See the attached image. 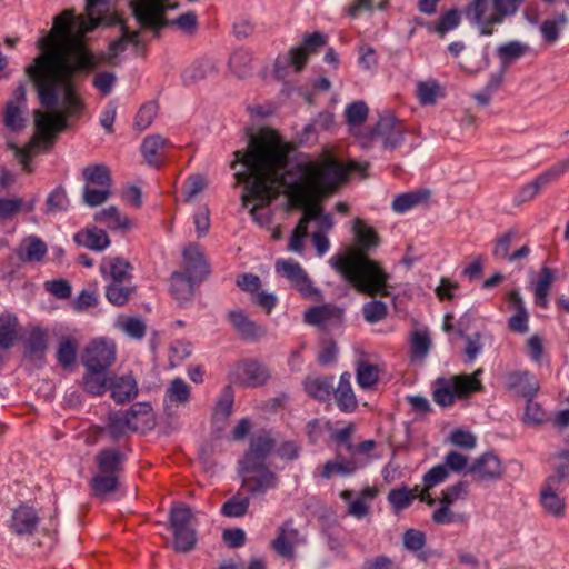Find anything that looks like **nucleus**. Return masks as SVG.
<instances>
[{
  "instance_id": "obj_1",
  "label": "nucleus",
  "mask_w": 569,
  "mask_h": 569,
  "mask_svg": "<svg viewBox=\"0 0 569 569\" xmlns=\"http://www.w3.org/2000/svg\"><path fill=\"white\" fill-rule=\"evenodd\" d=\"M289 146L270 128H261L249 138L246 150L233 152L231 168L242 163L244 169L234 173L237 183H244L242 206L252 203V219L264 224L268 213H259L281 191L305 209L303 218L317 221L323 213L313 202L333 193L347 180L349 171L365 174L368 163L349 161L346 166L326 152L317 159L300 160L289 169Z\"/></svg>"
},
{
  "instance_id": "obj_2",
  "label": "nucleus",
  "mask_w": 569,
  "mask_h": 569,
  "mask_svg": "<svg viewBox=\"0 0 569 569\" xmlns=\"http://www.w3.org/2000/svg\"><path fill=\"white\" fill-rule=\"evenodd\" d=\"M101 0H86V14L74 17L64 10L53 19L51 30L38 39V153L48 152L58 136L68 127L69 118L81 116L84 104L76 89V76L99 66L88 49L73 41V31H92L101 19L96 7Z\"/></svg>"
},
{
  "instance_id": "obj_3",
  "label": "nucleus",
  "mask_w": 569,
  "mask_h": 569,
  "mask_svg": "<svg viewBox=\"0 0 569 569\" xmlns=\"http://www.w3.org/2000/svg\"><path fill=\"white\" fill-rule=\"evenodd\" d=\"M352 232L356 247L349 248L347 254L332 256L329 264L357 291L367 296L389 297V274L368 257V252L379 246V236L360 218L353 220Z\"/></svg>"
},
{
  "instance_id": "obj_4",
  "label": "nucleus",
  "mask_w": 569,
  "mask_h": 569,
  "mask_svg": "<svg viewBox=\"0 0 569 569\" xmlns=\"http://www.w3.org/2000/svg\"><path fill=\"white\" fill-rule=\"evenodd\" d=\"M84 182L82 190L83 203L99 207L111 196L112 178L108 166L103 163L89 164L82 169Z\"/></svg>"
},
{
  "instance_id": "obj_5",
  "label": "nucleus",
  "mask_w": 569,
  "mask_h": 569,
  "mask_svg": "<svg viewBox=\"0 0 569 569\" xmlns=\"http://www.w3.org/2000/svg\"><path fill=\"white\" fill-rule=\"evenodd\" d=\"M403 134V124L391 112L386 111L375 128L358 136V141L362 148H369L375 140H380L383 148L396 149L402 143Z\"/></svg>"
},
{
  "instance_id": "obj_6",
  "label": "nucleus",
  "mask_w": 569,
  "mask_h": 569,
  "mask_svg": "<svg viewBox=\"0 0 569 569\" xmlns=\"http://www.w3.org/2000/svg\"><path fill=\"white\" fill-rule=\"evenodd\" d=\"M326 37L320 32L306 34L302 42L289 50L283 57H278L274 62V73L277 78L282 79L286 77V66L290 64L295 68L296 72H300L309 54L316 52L319 48L325 46Z\"/></svg>"
},
{
  "instance_id": "obj_7",
  "label": "nucleus",
  "mask_w": 569,
  "mask_h": 569,
  "mask_svg": "<svg viewBox=\"0 0 569 569\" xmlns=\"http://www.w3.org/2000/svg\"><path fill=\"white\" fill-rule=\"evenodd\" d=\"M277 273L283 277L303 298L320 300L318 288L312 284L303 268L293 260L279 259L274 264Z\"/></svg>"
},
{
  "instance_id": "obj_8",
  "label": "nucleus",
  "mask_w": 569,
  "mask_h": 569,
  "mask_svg": "<svg viewBox=\"0 0 569 569\" xmlns=\"http://www.w3.org/2000/svg\"><path fill=\"white\" fill-rule=\"evenodd\" d=\"M242 476V486L252 496L264 495L269 490L277 489L279 478L266 465L239 466Z\"/></svg>"
},
{
  "instance_id": "obj_9",
  "label": "nucleus",
  "mask_w": 569,
  "mask_h": 569,
  "mask_svg": "<svg viewBox=\"0 0 569 569\" xmlns=\"http://www.w3.org/2000/svg\"><path fill=\"white\" fill-rule=\"evenodd\" d=\"M116 345L106 339H97L89 343L82 355L84 368L109 370L116 361Z\"/></svg>"
},
{
  "instance_id": "obj_10",
  "label": "nucleus",
  "mask_w": 569,
  "mask_h": 569,
  "mask_svg": "<svg viewBox=\"0 0 569 569\" xmlns=\"http://www.w3.org/2000/svg\"><path fill=\"white\" fill-rule=\"evenodd\" d=\"M305 537L295 527L293 520L288 519L278 527L271 547L281 558L292 560L296 558V547L305 543Z\"/></svg>"
},
{
  "instance_id": "obj_11",
  "label": "nucleus",
  "mask_w": 569,
  "mask_h": 569,
  "mask_svg": "<svg viewBox=\"0 0 569 569\" xmlns=\"http://www.w3.org/2000/svg\"><path fill=\"white\" fill-rule=\"evenodd\" d=\"M503 471L500 459L491 452H486L468 467L466 473L471 475L475 482L483 483L501 479Z\"/></svg>"
},
{
  "instance_id": "obj_12",
  "label": "nucleus",
  "mask_w": 569,
  "mask_h": 569,
  "mask_svg": "<svg viewBox=\"0 0 569 569\" xmlns=\"http://www.w3.org/2000/svg\"><path fill=\"white\" fill-rule=\"evenodd\" d=\"M466 14L478 26L481 34L485 36L492 33L493 24L501 23L493 0H473L467 8Z\"/></svg>"
},
{
  "instance_id": "obj_13",
  "label": "nucleus",
  "mask_w": 569,
  "mask_h": 569,
  "mask_svg": "<svg viewBox=\"0 0 569 569\" xmlns=\"http://www.w3.org/2000/svg\"><path fill=\"white\" fill-rule=\"evenodd\" d=\"M26 104V88L20 83L6 103L3 124L7 129L12 132H18L26 127V118L23 117Z\"/></svg>"
},
{
  "instance_id": "obj_14",
  "label": "nucleus",
  "mask_w": 569,
  "mask_h": 569,
  "mask_svg": "<svg viewBox=\"0 0 569 569\" xmlns=\"http://www.w3.org/2000/svg\"><path fill=\"white\" fill-rule=\"evenodd\" d=\"M561 485L556 478H547L540 490V503L543 511L552 517L561 518L566 512V500L560 495Z\"/></svg>"
},
{
  "instance_id": "obj_15",
  "label": "nucleus",
  "mask_w": 569,
  "mask_h": 569,
  "mask_svg": "<svg viewBox=\"0 0 569 569\" xmlns=\"http://www.w3.org/2000/svg\"><path fill=\"white\" fill-rule=\"evenodd\" d=\"M463 389L457 376L449 379L438 378L432 385L433 400L441 407L451 406L456 397L468 396Z\"/></svg>"
},
{
  "instance_id": "obj_16",
  "label": "nucleus",
  "mask_w": 569,
  "mask_h": 569,
  "mask_svg": "<svg viewBox=\"0 0 569 569\" xmlns=\"http://www.w3.org/2000/svg\"><path fill=\"white\" fill-rule=\"evenodd\" d=\"M183 271L198 281H202L209 273V266L199 246L189 244L182 251Z\"/></svg>"
},
{
  "instance_id": "obj_17",
  "label": "nucleus",
  "mask_w": 569,
  "mask_h": 569,
  "mask_svg": "<svg viewBox=\"0 0 569 569\" xmlns=\"http://www.w3.org/2000/svg\"><path fill=\"white\" fill-rule=\"evenodd\" d=\"M342 317L343 310L330 305L313 307L305 312V321L307 323L325 329L339 326Z\"/></svg>"
},
{
  "instance_id": "obj_18",
  "label": "nucleus",
  "mask_w": 569,
  "mask_h": 569,
  "mask_svg": "<svg viewBox=\"0 0 569 569\" xmlns=\"http://www.w3.org/2000/svg\"><path fill=\"white\" fill-rule=\"evenodd\" d=\"M74 242L96 252H102L111 244L108 233L94 224L87 226L73 236Z\"/></svg>"
},
{
  "instance_id": "obj_19",
  "label": "nucleus",
  "mask_w": 569,
  "mask_h": 569,
  "mask_svg": "<svg viewBox=\"0 0 569 569\" xmlns=\"http://www.w3.org/2000/svg\"><path fill=\"white\" fill-rule=\"evenodd\" d=\"M227 318L236 332L247 340H256L266 335V330L257 325L241 309H234L228 312Z\"/></svg>"
},
{
  "instance_id": "obj_20",
  "label": "nucleus",
  "mask_w": 569,
  "mask_h": 569,
  "mask_svg": "<svg viewBox=\"0 0 569 569\" xmlns=\"http://www.w3.org/2000/svg\"><path fill=\"white\" fill-rule=\"evenodd\" d=\"M100 273L103 279L114 282H130L132 266L119 257H104L100 263Z\"/></svg>"
},
{
  "instance_id": "obj_21",
  "label": "nucleus",
  "mask_w": 569,
  "mask_h": 569,
  "mask_svg": "<svg viewBox=\"0 0 569 569\" xmlns=\"http://www.w3.org/2000/svg\"><path fill=\"white\" fill-rule=\"evenodd\" d=\"M273 447L274 441L269 435L263 433L256 436L251 440L250 447L243 458L239 461V466L266 465L264 461Z\"/></svg>"
},
{
  "instance_id": "obj_22",
  "label": "nucleus",
  "mask_w": 569,
  "mask_h": 569,
  "mask_svg": "<svg viewBox=\"0 0 569 569\" xmlns=\"http://www.w3.org/2000/svg\"><path fill=\"white\" fill-rule=\"evenodd\" d=\"M378 493V490L372 487H367L361 490L356 499H352L351 490H343L340 492V498L348 502V513L357 519H361L369 515L370 505Z\"/></svg>"
},
{
  "instance_id": "obj_23",
  "label": "nucleus",
  "mask_w": 569,
  "mask_h": 569,
  "mask_svg": "<svg viewBox=\"0 0 569 569\" xmlns=\"http://www.w3.org/2000/svg\"><path fill=\"white\" fill-rule=\"evenodd\" d=\"M190 386L183 379L174 378L164 391V410L171 415L173 409L186 406L190 400Z\"/></svg>"
},
{
  "instance_id": "obj_24",
  "label": "nucleus",
  "mask_w": 569,
  "mask_h": 569,
  "mask_svg": "<svg viewBox=\"0 0 569 569\" xmlns=\"http://www.w3.org/2000/svg\"><path fill=\"white\" fill-rule=\"evenodd\" d=\"M10 529L18 536L33 535L36 530V510L33 507L20 505L13 509Z\"/></svg>"
},
{
  "instance_id": "obj_25",
  "label": "nucleus",
  "mask_w": 569,
  "mask_h": 569,
  "mask_svg": "<svg viewBox=\"0 0 569 569\" xmlns=\"http://www.w3.org/2000/svg\"><path fill=\"white\" fill-rule=\"evenodd\" d=\"M108 389L111 398L118 403L130 401L138 395L137 381L131 375L112 376Z\"/></svg>"
},
{
  "instance_id": "obj_26",
  "label": "nucleus",
  "mask_w": 569,
  "mask_h": 569,
  "mask_svg": "<svg viewBox=\"0 0 569 569\" xmlns=\"http://www.w3.org/2000/svg\"><path fill=\"white\" fill-rule=\"evenodd\" d=\"M238 380L249 387L263 385L269 378L268 369L260 362L250 360L238 366Z\"/></svg>"
},
{
  "instance_id": "obj_27",
  "label": "nucleus",
  "mask_w": 569,
  "mask_h": 569,
  "mask_svg": "<svg viewBox=\"0 0 569 569\" xmlns=\"http://www.w3.org/2000/svg\"><path fill=\"white\" fill-rule=\"evenodd\" d=\"M93 220L113 231H127L133 227L132 221L126 214L121 213L116 206H109L108 208L97 211L93 214Z\"/></svg>"
},
{
  "instance_id": "obj_28",
  "label": "nucleus",
  "mask_w": 569,
  "mask_h": 569,
  "mask_svg": "<svg viewBox=\"0 0 569 569\" xmlns=\"http://www.w3.org/2000/svg\"><path fill=\"white\" fill-rule=\"evenodd\" d=\"M107 370L84 368L81 380L83 390L91 396H102L109 388L112 376Z\"/></svg>"
},
{
  "instance_id": "obj_29",
  "label": "nucleus",
  "mask_w": 569,
  "mask_h": 569,
  "mask_svg": "<svg viewBox=\"0 0 569 569\" xmlns=\"http://www.w3.org/2000/svg\"><path fill=\"white\" fill-rule=\"evenodd\" d=\"M116 22L120 23L122 33L118 39L113 40L109 44V53L104 59L110 64H116V58L127 49L129 43L134 47H139L141 44L140 31H129L126 24L118 18L116 19Z\"/></svg>"
},
{
  "instance_id": "obj_30",
  "label": "nucleus",
  "mask_w": 569,
  "mask_h": 569,
  "mask_svg": "<svg viewBox=\"0 0 569 569\" xmlns=\"http://www.w3.org/2000/svg\"><path fill=\"white\" fill-rule=\"evenodd\" d=\"M126 412L132 431L143 432L154 425L152 408L147 402L136 403Z\"/></svg>"
},
{
  "instance_id": "obj_31",
  "label": "nucleus",
  "mask_w": 569,
  "mask_h": 569,
  "mask_svg": "<svg viewBox=\"0 0 569 569\" xmlns=\"http://www.w3.org/2000/svg\"><path fill=\"white\" fill-rule=\"evenodd\" d=\"M196 282L199 281L186 273L173 272L170 278V289L174 299L181 305L190 301Z\"/></svg>"
},
{
  "instance_id": "obj_32",
  "label": "nucleus",
  "mask_w": 569,
  "mask_h": 569,
  "mask_svg": "<svg viewBox=\"0 0 569 569\" xmlns=\"http://www.w3.org/2000/svg\"><path fill=\"white\" fill-rule=\"evenodd\" d=\"M217 67L210 59H200L188 66L182 72V81L187 86H192L209 76L216 73Z\"/></svg>"
},
{
  "instance_id": "obj_33",
  "label": "nucleus",
  "mask_w": 569,
  "mask_h": 569,
  "mask_svg": "<svg viewBox=\"0 0 569 569\" xmlns=\"http://www.w3.org/2000/svg\"><path fill=\"white\" fill-rule=\"evenodd\" d=\"M19 339L18 318L10 312L0 313V349L8 350Z\"/></svg>"
},
{
  "instance_id": "obj_34",
  "label": "nucleus",
  "mask_w": 569,
  "mask_h": 569,
  "mask_svg": "<svg viewBox=\"0 0 569 569\" xmlns=\"http://www.w3.org/2000/svg\"><path fill=\"white\" fill-rule=\"evenodd\" d=\"M511 389L525 398L531 399L539 389V383L533 375L528 371L513 372L508 378Z\"/></svg>"
},
{
  "instance_id": "obj_35",
  "label": "nucleus",
  "mask_w": 569,
  "mask_h": 569,
  "mask_svg": "<svg viewBox=\"0 0 569 569\" xmlns=\"http://www.w3.org/2000/svg\"><path fill=\"white\" fill-rule=\"evenodd\" d=\"M335 397L341 411L351 412L357 408L358 402L351 388L350 373L345 372L340 376Z\"/></svg>"
},
{
  "instance_id": "obj_36",
  "label": "nucleus",
  "mask_w": 569,
  "mask_h": 569,
  "mask_svg": "<svg viewBox=\"0 0 569 569\" xmlns=\"http://www.w3.org/2000/svg\"><path fill=\"white\" fill-rule=\"evenodd\" d=\"M430 192L428 190H416L397 196L392 201V209L397 213H405L408 210L428 202Z\"/></svg>"
},
{
  "instance_id": "obj_37",
  "label": "nucleus",
  "mask_w": 569,
  "mask_h": 569,
  "mask_svg": "<svg viewBox=\"0 0 569 569\" xmlns=\"http://www.w3.org/2000/svg\"><path fill=\"white\" fill-rule=\"evenodd\" d=\"M228 67L232 74L238 79H246L252 73V54L243 49L231 53Z\"/></svg>"
},
{
  "instance_id": "obj_38",
  "label": "nucleus",
  "mask_w": 569,
  "mask_h": 569,
  "mask_svg": "<svg viewBox=\"0 0 569 569\" xmlns=\"http://www.w3.org/2000/svg\"><path fill=\"white\" fill-rule=\"evenodd\" d=\"M333 377L308 378L305 381V390L310 397L325 401L333 392Z\"/></svg>"
},
{
  "instance_id": "obj_39",
  "label": "nucleus",
  "mask_w": 569,
  "mask_h": 569,
  "mask_svg": "<svg viewBox=\"0 0 569 569\" xmlns=\"http://www.w3.org/2000/svg\"><path fill=\"white\" fill-rule=\"evenodd\" d=\"M528 44L520 41H510L501 44L497 49V56L503 68H507L512 62L521 58L528 52Z\"/></svg>"
},
{
  "instance_id": "obj_40",
  "label": "nucleus",
  "mask_w": 569,
  "mask_h": 569,
  "mask_svg": "<svg viewBox=\"0 0 569 569\" xmlns=\"http://www.w3.org/2000/svg\"><path fill=\"white\" fill-rule=\"evenodd\" d=\"M116 327L131 339L140 340L144 337L147 326L138 317L121 316L116 321Z\"/></svg>"
},
{
  "instance_id": "obj_41",
  "label": "nucleus",
  "mask_w": 569,
  "mask_h": 569,
  "mask_svg": "<svg viewBox=\"0 0 569 569\" xmlns=\"http://www.w3.org/2000/svg\"><path fill=\"white\" fill-rule=\"evenodd\" d=\"M136 288L128 282L109 283L106 288L108 301L114 306H124L134 295Z\"/></svg>"
},
{
  "instance_id": "obj_42",
  "label": "nucleus",
  "mask_w": 569,
  "mask_h": 569,
  "mask_svg": "<svg viewBox=\"0 0 569 569\" xmlns=\"http://www.w3.org/2000/svg\"><path fill=\"white\" fill-rule=\"evenodd\" d=\"M106 431L112 439H119L132 431L126 410L109 412Z\"/></svg>"
},
{
  "instance_id": "obj_43",
  "label": "nucleus",
  "mask_w": 569,
  "mask_h": 569,
  "mask_svg": "<svg viewBox=\"0 0 569 569\" xmlns=\"http://www.w3.org/2000/svg\"><path fill=\"white\" fill-rule=\"evenodd\" d=\"M569 170V158L563 159L552 167L548 168L535 179L532 182L537 186L538 190L541 191L543 188L548 187L553 181L558 180L561 176H563Z\"/></svg>"
},
{
  "instance_id": "obj_44",
  "label": "nucleus",
  "mask_w": 569,
  "mask_h": 569,
  "mask_svg": "<svg viewBox=\"0 0 569 569\" xmlns=\"http://www.w3.org/2000/svg\"><path fill=\"white\" fill-rule=\"evenodd\" d=\"M556 279V271L548 268L542 267L540 278L538 279L535 288V298L539 306L546 308L548 306V295L549 289L552 282Z\"/></svg>"
},
{
  "instance_id": "obj_45",
  "label": "nucleus",
  "mask_w": 569,
  "mask_h": 569,
  "mask_svg": "<svg viewBox=\"0 0 569 569\" xmlns=\"http://www.w3.org/2000/svg\"><path fill=\"white\" fill-rule=\"evenodd\" d=\"M122 456L116 449H106L97 456L98 471L117 475L120 470Z\"/></svg>"
},
{
  "instance_id": "obj_46",
  "label": "nucleus",
  "mask_w": 569,
  "mask_h": 569,
  "mask_svg": "<svg viewBox=\"0 0 569 569\" xmlns=\"http://www.w3.org/2000/svg\"><path fill=\"white\" fill-rule=\"evenodd\" d=\"M357 469V466L353 461L349 460H340V461H333L329 460L327 461L323 467L320 470V478L328 480L331 479L335 476H349L352 475Z\"/></svg>"
},
{
  "instance_id": "obj_47",
  "label": "nucleus",
  "mask_w": 569,
  "mask_h": 569,
  "mask_svg": "<svg viewBox=\"0 0 569 569\" xmlns=\"http://www.w3.org/2000/svg\"><path fill=\"white\" fill-rule=\"evenodd\" d=\"M78 355V343L71 338H63L60 340L57 349V360L59 365L64 368H71Z\"/></svg>"
},
{
  "instance_id": "obj_48",
  "label": "nucleus",
  "mask_w": 569,
  "mask_h": 569,
  "mask_svg": "<svg viewBox=\"0 0 569 569\" xmlns=\"http://www.w3.org/2000/svg\"><path fill=\"white\" fill-rule=\"evenodd\" d=\"M568 23V16L562 12L555 19L545 20L540 26V32L543 39L549 42H556L560 37V30Z\"/></svg>"
},
{
  "instance_id": "obj_49",
  "label": "nucleus",
  "mask_w": 569,
  "mask_h": 569,
  "mask_svg": "<svg viewBox=\"0 0 569 569\" xmlns=\"http://www.w3.org/2000/svg\"><path fill=\"white\" fill-rule=\"evenodd\" d=\"M69 204L66 189L59 186L49 193L44 203V212L47 214L62 212L69 208Z\"/></svg>"
},
{
  "instance_id": "obj_50",
  "label": "nucleus",
  "mask_w": 569,
  "mask_h": 569,
  "mask_svg": "<svg viewBox=\"0 0 569 569\" xmlns=\"http://www.w3.org/2000/svg\"><path fill=\"white\" fill-rule=\"evenodd\" d=\"M166 140L160 136H149L143 139L141 152L146 161L151 166H158L159 151L164 147Z\"/></svg>"
},
{
  "instance_id": "obj_51",
  "label": "nucleus",
  "mask_w": 569,
  "mask_h": 569,
  "mask_svg": "<svg viewBox=\"0 0 569 569\" xmlns=\"http://www.w3.org/2000/svg\"><path fill=\"white\" fill-rule=\"evenodd\" d=\"M249 505V498L238 493L223 503L221 513L226 517L239 518L247 513Z\"/></svg>"
},
{
  "instance_id": "obj_52",
  "label": "nucleus",
  "mask_w": 569,
  "mask_h": 569,
  "mask_svg": "<svg viewBox=\"0 0 569 569\" xmlns=\"http://www.w3.org/2000/svg\"><path fill=\"white\" fill-rule=\"evenodd\" d=\"M118 476L98 471L91 480V488L96 496H104L117 489Z\"/></svg>"
},
{
  "instance_id": "obj_53",
  "label": "nucleus",
  "mask_w": 569,
  "mask_h": 569,
  "mask_svg": "<svg viewBox=\"0 0 569 569\" xmlns=\"http://www.w3.org/2000/svg\"><path fill=\"white\" fill-rule=\"evenodd\" d=\"M368 112L369 109L367 104L361 100L348 104L345 109L347 123L351 128L362 124L368 118Z\"/></svg>"
},
{
  "instance_id": "obj_54",
  "label": "nucleus",
  "mask_w": 569,
  "mask_h": 569,
  "mask_svg": "<svg viewBox=\"0 0 569 569\" xmlns=\"http://www.w3.org/2000/svg\"><path fill=\"white\" fill-rule=\"evenodd\" d=\"M379 378V369L376 365L369 363L367 361H361L357 367V382L363 388L372 387Z\"/></svg>"
},
{
  "instance_id": "obj_55",
  "label": "nucleus",
  "mask_w": 569,
  "mask_h": 569,
  "mask_svg": "<svg viewBox=\"0 0 569 569\" xmlns=\"http://www.w3.org/2000/svg\"><path fill=\"white\" fill-rule=\"evenodd\" d=\"M57 542V523L51 515L41 519V539L38 538V546L50 551Z\"/></svg>"
},
{
  "instance_id": "obj_56",
  "label": "nucleus",
  "mask_w": 569,
  "mask_h": 569,
  "mask_svg": "<svg viewBox=\"0 0 569 569\" xmlns=\"http://www.w3.org/2000/svg\"><path fill=\"white\" fill-rule=\"evenodd\" d=\"M417 96L421 104H433L441 96V89L437 81H421L417 84Z\"/></svg>"
},
{
  "instance_id": "obj_57",
  "label": "nucleus",
  "mask_w": 569,
  "mask_h": 569,
  "mask_svg": "<svg viewBox=\"0 0 569 569\" xmlns=\"http://www.w3.org/2000/svg\"><path fill=\"white\" fill-rule=\"evenodd\" d=\"M10 148L14 151V158L22 166L24 171H32V156L36 150V131L29 138L28 144L26 148H20L16 144H10Z\"/></svg>"
},
{
  "instance_id": "obj_58",
  "label": "nucleus",
  "mask_w": 569,
  "mask_h": 569,
  "mask_svg": "<svg viewBox=\"0 0 569 569\" xmlns=\"http://www.w3.org/2000/svg\"><path fill=\"white\" fill-rule=\"evenodd\" d=\"M173 532V548L179 552H188L196 545V533L193 528L174 529Z\"/></svg>"
},
{
  "instance_id": "obj_59",
  "label": "nucleus",
  "mask_w": 569,
  "mask_h": 569,
  "mask_svg": "<svg viewBox=\"0 0 569 569\" xmlns=\"http://www.w3.org/2000/svg\"><path fill=\"white\" fill-rule=\"evenodd\" d=\"M192 518L191 509L186 505H177L172 507L170 512V527L172 530L191 528Z\"/></svg>"
},
{
  "instance_id": "obj_60",
  "label": "nucleus",
  "mask_w": 569,
  "mask_h": 569,
  "mask_svg": "<svg viewBox=\"0 0 569 569\" xmlns=\"http://www.w3.org/2000/svg\"><path fill=\"white\" fill-rule=\"evenodd\" d=\"M363 318L369 323H376L387 317V306L381 300H371L362 307Z\"/></svg>"
},
{
  "instance_id": "obj_61",
  "label": "nucleus",
  "mask_w": 569,
  "mask_h": 569,
  "mask_svg": "<svg viewBox=\"0 0 569 569\" xmlns=\"http://www.w3.org/2000/svg\"><path fill=\"white\" fill-rule=\"evenodd\" d=\"M387 498L396 512H399L411 505L409 488L405 486L391 489Z\"/></svg>"
},
{
  "instance_id": "obj_62",
  "label": "nucleus",
  "mask_w": 569,
  "mask_h": 569,
  "mask_svg": "<svg viewBox=\"0 0 569 569\" xmlns=\"http://www.w3.org/2000/svg\"><path fill=\"white\" fill-rule=\"evenodd\" d=\"M468 495V483L466 481H459L456 485L442 490L439 502L453 505L458 500L466 499Z\"/></svg>"
},
{
  "instance_id": "obj_63",
  "label": "nucleus",
  "mask_w": 569,
  "mask_h": 569,
  "mask_svg": "<svg viewBox=\"0 0 569 569\" xmlns=\"http://www.w3.org/2000/svg\"><path fill=\"white\" fill-rule=\"evenodd\" d=\"M158 112V106L154 102L143 104L136 116L134 126L137 129L143 131L153 121Z\"/></svg>"
},
{
  "instance_id": "obj_64",
  "label": "nucleus",
  "mask_w": 569,
  "mask_h": 569,
  "mask_svg": "<svg viewBox=\"0 0 569 569\" xmlns=\"http://www.w3.org/2000/svg\"><path fill=\"white\" fill-rule=\"evenodd\" d=\"M558 462L556 465V473L549 478H556L558 483L569 482V449H562L557 455Z\"/></svg>"
}]
</instances>
